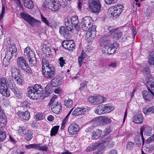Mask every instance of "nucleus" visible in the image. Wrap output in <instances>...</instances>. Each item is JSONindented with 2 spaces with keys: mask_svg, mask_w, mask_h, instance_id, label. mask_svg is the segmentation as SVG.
I'll return each mask as SVG.
<instances>
[{
  "mask_svg": "<svg viewBox=\"0 0 154 154\" xmlns=\"http://www.w3.org/2000/svg\"><path fill=\"white\" fill-rule=\"evenodd\" d=\"M24 55L26 59H29L35 56L34 53L30 49V47H27L24 50Z\"/></svg>",
  "mask_w": 154,
  "mask_h": 154,
  "instance_id": "18",
  "label": "nucleus"
},
{
  "mask_svg": "<svg viewBox=\"0 0 154 154\" xmlns=\"http://www.w3.org/2000/svg\"><path fill=\"white\" fill-rule=\"evenodd\" d=\"M15 80L17 81V84L20 85H22L23 80L21 77H18Z\"/></svg>",
  "mask_w": 154,
  "mask_h": 154,
  "instance_id": "56",
  "label": "nucleus"
},
{
  "mask_svg": "<svg viewBox=\"0 0 154 154\" xmlns=\"http://www.w3.org/2000/svg\"><path fill=\"white\" fill-rule=\"evenodd\" d=\"M6 118L4 115H0V128H2L6 125Z\"/></svg>",
  "mask_w": 154,
  "mask_h": 154,
  "instance_id": "33",
  "label": "nucleus"
},
{
  "mask_svg": "<svg viewBox=\"0 0 154 154\" xmlns=\"http://www.w3.org/2000/svg\"><path fill=\"white\" fill-rule=\"evenodd\" d=\"M17 63L18 67L21 69L25 67V66L28 64L25 59L23 57H18L17 60Z\"/></svg>",
  "mask_w": 154,
  "mask_h": 154,
  "instance_id": "13",
  "label": "nucleus"
},
{
  "mask_svg": "<svg viewBox=\"0 0 154 154\" xmlns=\"http://www.w3.org/2000/svg\"><path fill=\"white\" fill-rule=\"evenodd\" d=\"M0 93L3 96L9 97L10 96L9 91H8V88L7 86L0 87Z\"/></svg>",
  "mask_w": 154,
  "mask_h": 154,
  "instance_id": "25",
  "label": "nucleus"
},
{
  "mask_svg": "<svg viewBox=\"0 0 154 154\" xmlns=\"http://www.w3.org/2000/svg\"><path fill=\"white\" fill-rule=\"evenodd\" d=\"M40 47L43 52L45 54L48 55L51 54V48L46 44H43L41 45Z\"/></svg>",
  "mask_w": 154,
  "mask_h": 154,
  "instance_id": "23",
  "label": "nucleus"
},
{
  "mask_svg": "<svg viewBox=\"0 0 154 154\" xmlns=\"http://www.w3.org/2000/svg\"><path fill=\"white\" fill-rule=\"evenodd\" d=\"M59 60L60 61V66L62 67L64 66V64H65V60H63V58L62 57H60Z\"/></svg>",
  "mask_w": 154,
  "mask_h": 154,
  "instance_id": "62",
  "label": "nucleus"
},
{
  "mask_svg": "<svg viewBox=\"0 0 154 154\" xmlns=\"http://www.w3.org/2000/svg\"><path fill=\"white\" fill-rule=\"evenodd\" d=\"M72 25H76L79 23V20L77 16L72 17L70 19Z\"/></svg>",
  "mask_w": 154,
  "mask_h": 154,
  "instance_id": "41",
  "label": "nucleus"
},
{
  "mask_svg": "<svg viewBox=\"0 0 154 154\" xmlns=\"http://www.w3.org/2000/svg\"><path fill=\"white\" fill-rule=\"evenodd\" d=\"M17 113L20 117L26 121L28 120L30 117L29 113L28 111H26L24 112H22L21 111H19Z\"/></svg>",
  "mask_w": 154,
  "mask_h": 154,
  "instance_id": "21",
  "label": "nucleus"
},
{
  "mask_svg": "<svg viewBox=\"0 0 154 154\" xmlns=\"http://www.w3.org/2000/svg\"><path fill=\"white\" fill-rule=\"evenodd\" d=\"M88 100L93 105L99 104L106 100L103 96L100 95L91 96L88 98Z\"/></svg>",
  "mask_w": 154,
  "mask_h": 154,
  "instance_id": "9",
  "label": "nucleus"
},
{
  "mask_svg": "<svg viewBox=\"0 0 154 154\" xmlns=\"http://www.w3.org/2000/svg\"><path fill=\"white\" fill-rule=\"evenodd\" d=\"M43 90L41 85L36 84L33 87L28 88V96L32 99H37L41 97V94Z\"/></svg>",
  "mask_w": 154,
  "mask_h": 154,
  "instance_id": "2",
  "label": "nucleus"
},
{
  "mask_svg": "<svg viewBox=\"0 0 154 154\" xmlns=\"http://www.w3.org/2000/svg\"><path fill=\"white\" fill-rule=\"evenodd\" d=\"M0 93L3 96L9 97L10 96L9 91H8V88L7 86L0 87Z\"/></svg>",
  "mask_w": 154,
  "mask_h": 154,
  "instance_id": "24",
  "label": "nucleus"
},
{
  "mask_svg": "<svg viewBox=\"0 0 154 154\" xmlns=\"http://www.w3.org/2000/svg\"><path fill=\"white\" fill-rule=\"evenodd\" d=\"M22 70L25 71L27 73L29 74H31L32 73V71L28 64L25 66V67L22 69Z\"/></svg>",
  "mask_w": 154,
  "mask_h": 154,
  "instance_id": "51",
  "label": "nucleus"
},
{
  "mask_svg": "<svg viewBox=\"0 0 154 154\" xmlns=\"http://www.w3.org/2000/svg\"><path fill=\"white\" fill-rule=\"evenodd\" d=\"M75 46L74 43H71L70 42H69L66 49L68 50H72V49L75 48Z\"/></svg>",
  "mask_w": 154,
  "mask_h": 154,
  "instance_id": "53",
  "label": "nucleus"
},
{
  "mask_svg": "<svg viewBox=\"0 0 154 154\" xmlns=\"http://www.w3.org/2000/svg\"><path fill=\"white\" fill-rule=\"evenodd\" d=\"M123 8L122 5L119 4L109 8L108 11L109 16L115 18L117 17L123 11Z\"/></svg>",
  "mask_w": 154,
  "mask_h": 154,
  "instance_id": "4",
  "label": "nucleus"
},
{
  "mask_svg": "<svg viewBox=\"0 0 154 154\" xmlns=\"http://www.w3.org/2000/svg\"><path fill=\"white\" fill-rule=\"evenodd\" d=\"M148 63L152 67H154V58L150 57L149 59Z\"/></svg>",
  "mask_w": 154,
  "mask_h": 154,
  "instance_id": "57",
  "label": "nucleus"
},
{
  "mask_svg": "<svg viewBox=\"0 0 154 154\" xmlns=\"http://www.w3.org/2000/svg\"><path fill=\"white\" fill-rule=\"evenodd\" d=\"M36 144H30L26 145L25 146V147L26 149H36Z\"/></svg>",
  "mask_w": 154,
  "mask_h": 154,
  "instance_id": "52",
  "label": "nucleus"
},
{
  "mask_svg": "<svg viewBox=\"0 0 154 154\" xmlns=\"http://www.w3.org/2000/svg\"><path fill=\"white\" fill-rule=\"evenodd\" d=\"M6 137V134L5 132L1 131H0V142L3 141Z\"/></svg>",
  "mask_w": 154,
  "mask_h": 154,
  "instance_id": "48",
  "label": "nucleus"
},
{
  "mask_svg": "<svg viewBox=\"0 0 154 154\" xmlns=\"http://www.w3.org/2000/svg\"><path fill=\"white\" fill-rule=\"evenodd\" d=\"M101 133L102 131L99 129L93 131L91 134L92 139L96 140L98 139L100 136Z\"/></svg>",
  "mask_w": 154,
  "mask_h": 154,
  "instance_id": "27",
  "label": "nucleus"
},
{
  "mask_svg": "<svg viewBox=\"0 0 154 154\" xmlns=\"http://www.w3.org/2000/svg\"><path fill=\"white\" fill-rule=\"evenodd\" d=\"M57 3L59 5V9L60 6H62L63 7L66 5L67 4V2L66 0H57Z\"/></svg>",
  "mask_w": 154,
  "mask_h": 154,
  "instance_id": "46",
  "label": "nucleus"
},
{
  "mask_svg": "<svg viewBox=\"0 0 154 154\" xmlns=\"http://www.w3.org/2000/svg\"><path fill=\"white\" fill-rule=\"evenodd\" d=\"M10 60L5 57L3 60V65L4 66L7 67L8 66Z\"/></svg>",
  "mask_w": 154,
  "mask_h": 154,
  "instance_id": "50",
  "label": "nucleus"
},
{
  "mask_svg": "<svg viewBox=\"0 0 154 154\" xmlns=\"http://www.w3.org/2000/svg\"><path fill=\"white\" fill-rule=\"evenodd\" d=\"M61 105L60 103L58 104L57 102L51 106V109L52 112L56 114L59 113L61 110Z\"/></svg>",
  "mask_w": 154,
  "mask_h": 154,
  "instance_id": "20",
  "label": "nucleus"
},
{
  "mask_svg": "<svg viewBox=\"0 0 154 154\" xmlns=\"http://www.w3.org/2000/svg\"><path fill=\"white\" fill-rule=\"evenodd\" d=\"M104 47L102 48V51L104 54H108V50L109 46V44H107L103 46Z\"/></svg>",
  "mask_w": 154,
  "mask_h": 154,
  "instance_id": "54",
  "label": "nucleus"
},
{
  "mask_svg": "<svg viewBox=\"0 0 154 154\" xmlns=\"http://www.w3.org/2000/svg\"><path fill=\"white\" fill-rule=\"evenodd\" d=\"M8 87L14 93V96L17 98H20L22 97V93L21 90L18 88L15 84L13 83L12 81L8 79L7 81Z\"/></svg>",
  "mask_w": 154,
  "mask_h": 154,
  "instance_id": "5",
  "label": "nucleus"
},
{
  "mask_svg": "<svg viewBox=\"0 0 154 154\" xmlns=\"http://www.w3.org/2000/svg\"><path fill=\"white\" fill-rule=\"evenodd\" d=\"M14 2L16 3L18 7L22 8L23 7L22 4L21 3L20 0H13Z\"/></svg>",
  "mask_w": 154,
  "mask_h": 154,
  "instance_id": "59",
  "label": "nucleus"
},
{
  "mask_svg": "<svg viewBox=\"0 0 154 154\" xmlns=\"http://www.w3.org/2000/svg\"><path fill=\"white\" fill-rule=\"evenodd\" d=\"M28 59L29 64L31 66H35L36 65L37 61L35 56Z\"/></svg>",
  "mask_w": 154,
  "mask_h": 154,
  "instance_id": "39",
  "label": "nucleus"
},
{
  "mask_svg": "<svg viewBox=\"0 0 154 154\" xmlns=\"http://www.w3.org/2000/svg\"><path fill=\"white\" fill-rule=\"evenodd\" d=\"M41 19L42 21L47 26L50 27H51V26L50 25V22L47 18L44 16L42 14H41Z\"/></svg>",
  "mask_w": 154,
  "mask_h": 154,
  "instance_id": "43",
  "label": "nucleus"
},
{
  "mask_svg": "<svg viewBox=\"0 0 154 154\" xmlns=\"http://www.w3.org/2000/svg\"><path fill=\"white\" fill-rule=\"evenodd\" d=\"M122 35V32H116L114 34L113 38L115 40H118L119 38L121 37Z\"/></svg>",
  "mask_w": 154,
  "mask_h": 154,
  "instance_id": "47",
  "label": "nucleus"
},
{
  "mask_svg": "<svg viewBox=\"0 0 154 154\" xmlns=\"http://www.w3.org/2000/svg\"><path fill=\"white\" fill-rule=\"evenodd\" d=\"M24 6L29 9H32L34 7V5L31 0H22Z\"/></svg>",
  "mask_w": 154,
  "mask_h": 154,
  "instance_id": "29",
  "label": "nucleus"
},
{
  "mask_svg": "<svg viewBox=\"0 0 154 154\" xmlns=\"http://www.w3.org/2000/svg\"><path fill=\"white\" fill-rule=\"evenodd\" d=\"M109 36H104L101 38L100 40V43L101 46L106 45L109 42Z\"/></svg>",
  "mask_w": 154,
  "mask_h": 154,
  "instance_id": "26",
  "label": "nucleus"
},
{
  "mask_svg": "<svg viewBox=\"0 0 154 154\" xmlns=\"http://www.w3.org/2000/svg\"><path fill=\"white\" fill-rule=\"evenodd\" d=\"M105 2L107 4L110 5L116 3L117 0H104Z\"/></svg>",
  "mask_w": 154,
  "mask_h": 154,
  "instance_id": "60",
  "label": "nucleus"
},
{
  "mask_svg": "<svg viewBox=\"0 0 154 154\" xmlns=\"http://www.w3.org/2000/svg\"><path fill=\"white\" fill-rule=\"evenodd\" d=\"M20 17L32 26H37L40 25L41 22L31 17L29 15L24 12H21L20 15Z\"/></svg>",
  "mask_w": 154,
  "mask_h": 154,
  "instance_id": "3",
  "label": "nucleus"
},
{
  "mask_svg": "<svg viewBox=\"0 0 154 154\" xmlns=\"http://www.w3.org/2000/svg\"><path fill=\"white\" fill-rule=\"evenodd\" d=\"M147 81V83H149L151 89L154 90V79L152 77H150Z\"/></svg>",
  "mask_w": 154,
  "mask_h": 154,
  "instance_id": "45",
  "label": "nucleus"
},
{
  "mask_svg": "<svg viewBox=\"0 0 154 154\" xmlns=\"http://www.w3.org/2000/svg\"><path fill=\"white\" fill-rule=\"evenodd\" d=\"M70 21V19H66L65 20V24L66 29L68 31L72 32L73 28L71 25L72 23Z\"/></svg>",
  "mask_w": 154,
  "mask_h": 154,
  "instance_id": "28",
  "label": "nucleus"
},
{
  "mask_svg": "<svg viewBox=\"0 0 154 154\" xmlns=\"http://www.w3.org/2000/svg\"><path fill=\"white\" fill-rule=\"evenodd\" d=\"M114 109L113 106H108L107 105H101L97 107L95 111V113L100 115L105 113H108Z\"/></svg>",
  "mask_w": 154,
  "mask_h": 154,
  "instance_id": "8",
  "label": "nucleus"
},
{
  "mask_svg": "<svg viewBox=\"0 0 154 154\" xmlns=\"http://www.w3.org/2000/svg\"><path fill=\"white\" fill-rule=\"evenodd\" d=\"M86 112V110L85 108H76L72 112V114L74 116H82Z\"/></svg>",
  "mask_w": 154,
  "mask_h": 154,
  "instance_id": "17",
  "label": "nucleus"
},
{
  "mask_svg": "<svg viewBox=\"0 0 154 154\" xmlns=\"http://www.w3.org/2000/svg\"><path fill=\"white\" fill-rule=\"evenodd\" d=\"M11 71L12 76L15 80L20 75V70L18 68L12 67Z\"/></svg>",
  "mask_w": 154,
  "mask_h": 154,
  "instance_id": "22",
  "label": "nucleus"
},
{
  "mask_svg": "<svg viewBox=\"0 0 154 154\" xmlns=\"http://www.w3.org/2000/svg\"><path fill=\"white\" fill-rule=\"evenodd\" d=\"M144 118L143 116L140 113L137 114L134 116L132 118L133 122L137 124H141Z\"/></svg>",
  "mask_w": 154,
  "mask_h": 154,
  "instance_id": "16",
  "label": "nucleus"
},
{
  "mask_svg": "<svg viewBox=\"0 0 154 154\" xmlns=\"http://www.w3.org/2000/svg\"><path fill=\"white\" fill-rule=\"evenodd\" d=\"M101 144V143L100 142L95 143L92 146L87 147L86 149V151L87 152H89L97 149Z\"/></svg>",
  "mask_w": 154,
  "mask_h": 154,
  "instance_id": "30",
  "label": "nucleus"
},
{
  "mask_svg": "<svg viewBox=\"0 0 154 154\" xmlns=\"http://www.w3.org/2000/svg\"><path fill=\"white\" fill-rule=\"evenodd\" d=\"M134 145V142L131 141L128 142L126 145V150L128 151H130L132 150L133 148Z\"/></svg>",
  "mask_w": 154,
  "mask_h": 154,
  "instance_id": "38",
  "label": "nucleus"
},
{
  "mask_svg": "<svg viewBox=\"0 0 154 154\" xmlns=\"http://www.w3.org/2000/svg\"><path fill=\"white\" fill-rule=\"evenodd\" d=\"M25 136V139L27 141H29L32 137V134L30 131V133H28Z\"/></svg>",
  "mask_w": 154,
  "mask_h": 154,
  "instance_id": "49",
  "label": "nucleus"
},
{
  "mask_svg": "<svg viewBox=\"0 0 154 154\" xmlns=\"http://www.w3.org/2000/svg\"><path fill=\"white\" fill-rule=\"evenodd\" d=\"M147 89L149 92L146 91L143 92V98L147 102L151 101L154 97V93L149 88H148Z\"/></svg>",
  "mask_w": 154,
  "mask_h": 154,
  "instance_id": "11",
  "label": "nucleus"
},
{
  "mask_svg": "<svg viewBox=\"0 0 154 154\" xmlns=\"http://www.w3.org/2000/svg\"><path fill=\"white\" fill-rule=\"evenodd\" d=\"M62 82L61 78L58 76H56L52 79L51 84L52 86L55 87L61 85Z\"/></svg>",
  "mask_w": 154,
  "mask_h": 154,
  "instance_id": "19",
  "label": "nucleus"
},
{
  "mask_svg": "<svg viewBox=\"0 0 154 154\" xmlns=\"http://www.w3.org/2000/svg\"><path fill=\"white\" fill-rule=\"evenodd\" d=\"M17 48L14 45H12L9 48L8 51L12 53L13 54L16 55L17 54Z\"/></svg>",
  "mask_w": 154,
  "mask_h": 154,
  "instance_id": "40",
  "label": "nucleus"
},
{
  "mask_svg": "<svg viewBox=\"0 0 154 154\" xmlns=\"http://www.w3.org/2000/svg\"><path fill=\"white\" fill-rule=\"evenodd\" d=\"M59 128V126H56L53 127L51 131V136H55L56 134L57 133Z\"/></svg>",
  "mask_w": 154,
  "mask_h": 154,
  "instance_id": "35",
  "label": "nucleus"
},
{
  "mask_svg": "<svg viewBox=\"0 0 154 154\" xmlns=\"http://www.w3.org/2000/svg\"><path fill=\"white\" fill-rule=\"evenodd\" d=\"M143 112L145 115H149L154 113V106L149 107L147 109H144Z\"/></svg>",
  "mask_w": 154,
  "mask_h": 154,
  "instance_id": "31",
  "label": "nucleus"
},
{
  "mask_svg": "<svg viewBox=\"0 0 154 154\" xmlns=\"http://www.w3.org/2000/svg\"><path fill=\"white\" fill-rule=\"evenodd\" d=\"M90 9L94 13H98L101 10V5L99 0H89Z\"/></svg>",
  "mask_w": 154,
  "mask_h": 154,
  "instance_id": "7",
  "label": "nucleus"
},
{
  "mask_svg": "<svg viewBox=\"0 0 154 154\" xmlns=\"http://www.w3.org/2000/svg\"><path fill=\"white\" fill-rule=\"evenodd\" d=\"M111 139V137L110 136H107L104 140H101L100 141L101 144H104L105 143H106L108 142H109Z\"/></svg>",
  "mask_w": 154,
  "mask_h": 154,
  "instance_id": "55",
  "label": "nucleus"
},
{
  "mask_svg": "<svg viewBox=\"0 0 154 154\" xmlns=\"http://www.w3.org/2000/svg\"><path fill=\"white\" fill-rule=\"evenodd\" d=\"M45 92L43 94H44V96L45 97L49 96L52 92L51 88L48 86L47 85L45 87Z\"/></svg>",
  "mask_w": 154,
  "mask_h": 154,
  "instance_id": "36",
  "label": "nucleus"
},
{
  "mask_svg": "<svg viewBox=\"0 0 154 154\" xmlns=\"http://www.w3.org/2000/svg\"><path fill=\"white\" fill-rule=\"evenodd\" d=\"M109 46L108 50V55H110L112 54L115 53L116 51V48L115 47H113V45H111V44H109Z\"/></svg>",
  "mask_w": 154,
  "mask_h": 154,
  "instance_id": "42",
  "label": "nucleus"
},
{
  "mask_svg": "<svg viewBox=\"0 0 154 154\" xmlns=\"http://www.w3.org/2000/svg\"><path fill=\"white\" fill-rule=\"evenodd\" d=\"M79 125L75 123L71 124L68 128V132L72 134H75L79 131Z\"/></svg>",
  "mask_w": 154,
  "mask_h": 154,
  "instance_id": "14",
  "label": "nucleus"
},
{
  "mask_svg": "<svg viewBox=\"0 0 154 154\" xmlns=\"http://www.w3.org/2000/svg\"><path fill=\"white\" fill-rule=\"evenodd\" d=\"M57 0H46L47 5L49 9L52 11H57L59 9V5L58 4Z\"/></svg>",
  "mask_w": 154,
  "mask_h": 154,
  "instance_id": "10",
  "label": "nucleus"
},
{
  "mask_svg": "<svg viewBox=\"0 0 154 154\" xmlns=\"http://www.w3.org/2000/svg\"><path fill=\"white\" fill-rule=\"evenodd\" d=\"M82 0H78V9L80 10H81V9L82 6Z\"/></svg>",
  "mask_w": 154,
  "mask_h": 154,
  "instance_id": "63",
  "label": "nucleus"
},
{
  "mask_svg": "<svg viewBox=\"0 0 154 154\" xmlns=\"http://www.w3.org/2000/svg\"><path fill=\"white\" fill-rule=\"evenodd\" d=\"M69 42L67 41H63L62 44V46L65 48L66 49L68 46Z\"/></svg>",
  "mask_w": 154,
  "mask_h": 154,
  "instance_id": "64",
  "label": "nucleus"
},
{
  "mask_svg": "<svg viewBox=\"0 0 154 154\" xmlns=\"http://www.w3.org/2000/svg\"><path fill=\"white\" fill-rule=\"evenodd\" d=\"M36 149L42 151H46L48 150V147L46 145L39 143L37 144Z\"/></svg>",
  "mask_w": 154,
  "mask_h": 154,
  "instance_id": "34",
  "label": "nucleus"
},
{
  "mask_svg": "<svg viewBox=\"0 0 154 154\" xmlns=\"http://www.w3.org/2000/svg\"><path fill=\"white\" fill-rule=\"evenodd\" d=\"M151 128L148 126L145 127L141 128L140 129V135L141 138L143 143V144L144 141V139L143 137V132L144 131V135L146 136H150L151 134Z\"/></svg>",
  "mask_w": 154,
  "mask_h": 154,
  "instance_id": "12",
  "label": "nucleus"
},
{
  "mask_svg": "<svg viewBox=\"0 0 154 154\" xmlns=\"http://www.w3.org/2000/svg\"><path fill=\"white\" fill-rule=\"evenodd\" d=\"M42 69L44 67L45 68L46 66L48 67L50 65H52L50 64L48 60H47L46 59H42Z\"/></svg>",
  "mask_w": 154,
  "mask_h": 154,
  "instance_id": "44",
  "label": "nucleus"
},
{
  "mask_svg": "<svg viewBox=\"0 0 154 154\" xmlns=\"http://www.w3.org/2000/svg\"><path fill=\"white\" fill-rule=\"evenodd\" d=\"M95 119L98 121L99 122L103 125L107 124L111 122V118L106 116H101L99 118L96 117Z\"/></svg>",
  "mask_w": 154,
  "mask_h": 154,
  "instance_id": "15",
  "label": "nucleus"
},
{
  "mask_svg": "<svg viewBox=\"0 0 154 154\" xmlns=\"http://www.w3.org/2000/svg\"><path fill=\"white\" fill-rule=\"evenodd\" d=\"M72 100L70 99L65 100H64V105L68 108H71L72 105Z\"/></svg>",
  "mask_w": 154,
  "mask_h": 154,
  "instance_id": "37",
  "label": "nucleus"
},
{
  "mask_svg": "<svg viewBox=\"0 0 154 154\" xmlns=\"http://www.w3.org/2000/svg\"><path fill=\"white\" fill-rule=\"evenodd\" d=\"M13 55V54L12 53H11L10 51L8 50L7 51V53L6 54L5 57L10 59L12 57Z\"/></svg>",
  "mask_w": 154,
  "mask_h": 154,
  "instance_id": "58",
  "label": "nucleus"
},
{
  "mask_svg": "<svg viewBox=\"0 0 154 154\" xmlns=\"http://www.w3.org/2000/svg\"><path fill=\"white\" fill-rule=\"evenodd\" d=\"M93 22L92 18L89 16L85 17L82 20L81 25L82 29L85 31L88 30L86 34L87 39L92 40L96 35L97 26L92 25Z\"/></svg>",
  "mask_w": 154,
  "mask_h": 154,
  "instance_id": "1",
  "label": "nucleus"
},
{
  "mask_svg": "<svg viewBox=\"0 0 154 154\" xmlns=\"http://www.w3.org/2000/svg\"><path fill=\"white\" fill-rule=\"evenodd\" d=\"M18 133L21 135H26L28 133H30V131L24 127H19L18 130Z\"/></svg>",
  "mask_w": 154,
  "mask_h": 154,
  "instance_id": "32",
  "label": "nucleus"
},
{
  "mask_svg": "<svg viewBox=\"0 0 154 154\" xmlns=\"http://www.w3.org/2000/svg\"><path fill=\"white\" fill-rule=\"evenodd\" d=\"M55 70L52 65L44 67L42 69V73L45 78L47 79L52 78L55 75Z\"/></svg>",
  "mask_w": 154,
  "mask_h": 154,
  "instance_id": "6",
  "label": "nucleus"
},
{
  "mask_svg": "<svg viewBox=\"0 0 154 154\" xmlns=\"http://www.w3.org/2000/svg\"><path fill=\"white\" fill-rule=\"evenodd\" d=\"M154 141V134H153L151 137H149L146 141V143H149L151 141Z\"/></svg>",
  "mask_w": 154,
  "mask_h": 154,
  "instance_id": "61",
  "label": "nucleus"
}]
</instances>
